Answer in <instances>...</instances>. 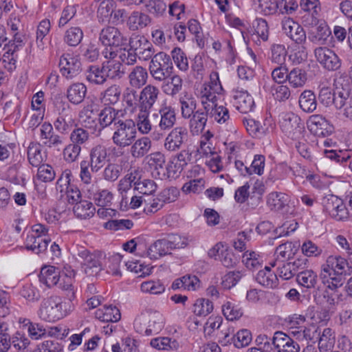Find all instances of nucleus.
<instances>
[{
	"label": "nucleus",
	"instance_id": "obj_34",
	"mask_svg": "<svg viewBox=\"0 0 352 352\" xmlns=\"http://www.w3.org/2000/svg\"><path fill=\"white\" fill-rule=\"evenodd\" d=\"M170 251L171 249L169 247L168 239H162L153 243L148 248L146 254L151 259H157L162 256L169 254Z\"/></svg>",
	"mask_w": 352,
	"mask_h": 352
},
{
	"label": "nucleus",
	"instance_id": "obj_18",
	"mask_svg": "<svg viewBox=\"0 0 352 352\" xmlns=\"http://www.w3.org/2000/svg\"><path fill=\"white\" fill-rule=\"evenodd\" d=\"M160 94L159 89L152 85H148L140 91L138 109L150 111L157 102Z\"/></svg>",
	"mask_w": 352,
	"mask_h": 352
},
{
	"label": "nucleus",
	"instance_id": "obj_15",
	"mask_svg": "<svg viewBox=\"0 0 352 352\" xmlns=\"http://www.w3.org/2000/svg\"><path fill=\"white\" fill-rule=\"evenodd\" d=\"M40 140L43 144L49 148H56L58 150L63 145L64 138L56 134L50 122H44L40 128Z\"/></svg>",
	"mask_w": 352,
	"mask_h": 352
},
{
	"label": "nucleus",
	"instance_id": "obj_47",
	"mask_svg": "<svg viewBox=\"0 0 352 352\" xmlns=\"http://www.w3.org/2000/svg\"><path fill=\"white\" fill-rule=\"evenodd\" d=\"M263 258L257 252L254 251H246L243 253L242 262L249 270H256L261 267Z\"/></svg>",
	"mask_w": 352,
	"mask_h": 352
},
{
	"label": "nucleus",
	"instance_id": "obj_26",
	"mask_svg": "<svg viewBox=\"0 0 352 352\" xmlns=\"http://www.w3.org/2000/svg\"><path fill=\"white\" fill-rule=\"evenodd\" d=\"M289 202V196L283 192H272L267 197L268 207L274 211H285Z\"/></svg>",
	"mask_w": 352,
	"mask_h": 352
},
{
	"label": "nucleus",
	"instance_id": "obj_6",
	"mask_svg": "<svg viewBox=\"0 0 352 352\" xmlns=\"http://www.w3.org/2000/svg\"><path fill=\"white\" fill-rule=\"evenodd\" d=\"M279 123L282 131L292 139L298 138L305 129L300 118L292 112L280 113Z\"/></svg>",
	"mask_w": 352,
	"mask_h": 352
},
{
	"label": "nucleus",
	"instance_id": "obj_51",
	"mask_svg": "<svg viewBox=\"0 0 352 352\" xmlns=\"http://www.w3.org/2000/svg\"><path fill=\"white\" fill-rule=\"evenodd\" d=\"M206 112L210 118L219 124H224L230 119L229 111L223 105L217 104Z\"/></svg>",
	"mask_w": 352,
	"mask_h": 352
},
{
	"label": "nucleus",
	"instance_id": "obj_5",
	"mask_svg": "<svg viewBox=\"0 0 352 352\" xmlns=\"http://www.w3.org/2000/svg\"><path fill=\"white\" fill-rule=\"evenodd\" d=\"M78 256L82 260L81 263L84 265L85 272L88 275L92 276L104 270V261H106L104 252L97 251L91 253L82 248L78 251Z\"/></svg>",
	"mask_w": 352,
	"mask_h": 352
},
{
	"label": "nucleus",
	"instance_id": "obj_43",
	"mask_svg": "<svg viewBox=\"0 0 352 352\" xmlns=\"http://www.w3.org/2000/svg\"><path fill=\"white\" fill-rule=\"evenodd\" d=\"M150 111L138 109L134 121L136 129L142 135L148 134L152 130V124L149 120Z\"/></svg>",
	"mask_w": 352,
	"mask_h": 352
},
{
	"label": "nucleus",
	"instance_id": "obj_28",
	"mask_svg": "<svg viewBox=\"0 0 352 352\" xmlns=\"http://www.w3.org/2000/svg\"><path fill=\"white\" fill-rule=\"evenodd\" d=\"M256 280L261 285L270 289H274L278 285L277 274L272 272L270 266H265L260 270L256 276Z\"/></svg>",
	"mask_w": 352,
	"mask_h": 352
},
{
	"label": "nucleus",
	"instance_id": "obj_20",
	"mask_svg": "<svg viewBox=\"0 0 352 352\" xmlns=\"http://www.w3.org/2000/svg\"><path fill=\"white\" fill-rule=\"evenodd\" d=\"M254 8L259 12L263 13L265 15L271 14L276 11L277 8H283L288 11L289 10H294V6H297L294 3L292 6H287V0H278L277 2L273 0H252Z\"/></svg>",
	"mask_w": 352,
	"mask_h": 352
},
{
	"label": "nucleus",
	"instance_id": "obj_23",
	"mask_svg": "<svg viewBox=\"0 0 352 352\" xmlns=\"http://www.w3.org/2000/svg\"><path fill=\"white\" fill-rule=\"evenodd\" d=\"M181 115L184 119H189L195 113L197 100L191 93L184 91L179 96Z\"/></svg>",
	"mask_w": 352,
	"mask_h": 352
},
{
	"label": "nucleus",
	"instance_id": "obj_9",
	"mask_svg": "<svg viewBox=\"0 0 352 352\" xmlns=\"http://www.w3.org/2000/svg\"><path fill=\"white\" fill-rule=\"evenodd\" d=\"M314 56L321 66L329 71H336L341 66L338 55L327 47H318L314 50Z\"/></svg>",
	"mask_w": 352,
	"mask_h": 352
},
{
	"label": "nucleus",
	"instance_id": "obj_12",
	"mask_svg": "<svg viewBox=\"0 0 352 352\" xmlns=\"http://www.w3.org/2000/svg\"><path fill=\"white\" fill-rule=\"evenodd\" d=\"M102 54L105 58L109 59L103 62L101 66L107 78H120L123 72L121 71V63L115 60L117 56L116 52L113 49H104Z\"/></svg>",
	"mask_w": 352,
	"mask_h": 352
},
{
	"label": "nucleus",
	"instance_id": "obj_56",
	"mask_svg": "<svg viewBox=\"0 0 352 352\" xmlns=\"http://www.w3.org/2000/svg\"><path fill=\"white\" fill-rule=\"evenodd\" d=\"M252 340V333L248 329H241L232 337V344L236 348H243L250 344Z\"/></svg>",
	"mask_w": 352,
	"mask_h": 352
},
{
	"label": "nucleus",
	"instance_id": "obj_31",
	"mask_svg": "<svg viewBox=\"0 0 352 352\" xmlns=\"http://www.w3.org/2000/svg\"><path fill=\"white\" fill-rule=\"evenodd\" d=\"M85 75L86 80L94 85H102L107 80L102 67L96 65L89 66Z\"/></svg>",
	"mask_w": 352,
	"mask_h": 352
},
{
	"label": "nucleus",
	"instance_id": "obj_24",
	"mask_svg": "<svg viewBox=\"0 0 352 352\" xmlns=\"http://www.w3.org/2000/svg\"><path fill=\"white\" fill-rule=\"evenodd\" d=\"M152 142L148 137L143 136L132 143L130 147V154L135 159L145 156L151 150Z\"/></svg>",
	"mask_w": 352,
	"mask_h": 352
},
{
	"label": "nucleus",
	"instance_id": "obj_22",
	"mask_svg": "<svg viewBox=\"0 0 352 352\" xmlns=\"http://www.w3.org/2000/svg\"><path fill=\"white\" fill-rule=\"evenodd\" d=\"M233 104L242 113L250 112L254 107L252 97L245 91H235L233 95Z\"/></svg>",
	"mask_w": 352,
	"mask_h": 352
},
{
	"label": "nucleus",
	"instance_id": "obj_27",
	"mask_svg": "<svg viewBox=\"0 0 352 352\" xmlns=\"http://www.w3.org/2000/svg\"><path fill=\"white\" fill-rule=\"evenodd\" d=\"M118 113L113 107H108L101 110L100 113H98V127L100 129V135L102 131L107 127L113 125L115 126V123L120 119L116 118Z\"/></svg>",
	"mask_w": 352,
	"mask_h": 352
},
{
	"label": "nucleus",
	"instance_id": "obj_35",
	"mask_svg": "<svg viewBox=\"0 0 352 352\" xmlns=\"http://www.w3.org/2000/svg\"><path fill=\"white\" fill-rule=\"evenodd\" d=\"M50 241V237L42 238L37 236L28 235L25 239V246L28 250H31L36 254H39L47 250Z\"/></svg>",
	"mask_w": 352,
	"mask_h": 352
},
{
	"label": "nucleus",
	"instance_id": "obj_7",
	"mask_svg": "<svg viewBox=\"0 0 352 352\" xmlns=\"http://www.w3.org/2000/svg\"><path fill=\"white\" fill-rule=\"evenodd\" d=\"M59 67L61 75L67 80H72L82 72V63L77 55L66 53L59 59Z\"/></svg>",
	"mask_w": 352,
	"mask_h": 352
},
{
	"label": "nucleus",
	"instance_id": "obj_55",
	"mask_svg": "<svg viewBox=\"0 0 352 352\" xmlns=\"http://www.w3.org/2000/svg\"><path fill=\"white\" fill-rule=\"evenodd\" d=\"M150 344L152 347L158 350L174 349L178 346L176 340H171L168 337L153 338L151 340Z\"/></svg>",
	"mask_w": 352,
	"mask_h": 352
},
{
	"label": "nucleus",
	"instance_id": "obj_64",
	"mask_svg": "<svg viewBox=\"0 0 352 352\" xmlns=\"http://www.w3.org/2000/svg\"><path fill=\"white\" fill-rule=\"evenodd\" d=\"M62 345L56 340H45L37 345L34 352H61Z\"/></svg>",
	"mask_w": 352,
	"mask_h": 352
},
{
	"label": "nucleus",
	"instance_id": "obj_62",
	"mask_svg": "<svg viewBox=\"0 0 352 352\" xmlns=\"http://www.w3.org/2000/svg\"><path fill=\"white\" fill-rule=\"evenodd\" d=\"M122 258L119 254H113L109 256L104 264V268L107 269V272L113 276H121L120 270V265Z\"/></svg>",
	"mask_w": 352,
	"mask_h": 352
},
{
	"label": "nucleus",
	"instance_id": "obj_14",
	"mask_svg": "<svg viewBox=\"0 0 352 352\" xmlns=\"http://www.w3.org/2000/svg\"><path fill=\"white\" fill-rule=\"evenodd\" d=\"M272 344L276 352H300V350L299 344L282 331L274 333Z\"/></svg>",
	"mask_w": 352,
	"mask_h": 352
},
{
	"label": "nucleus",
	"instance_id": "obj_17",
	"mask_svg": "<svg viewBox=\"0 0 352 352\" xmlns=\"http://www.w3.org/2000/svg\"><path fill=\"white\" fill-rule=\"evenodd\" d=\"M282 28L284 33L296 44H305L307 42L306 33L304 29L290 18L282 21Z\"/></svg>",
	"mask_w": 352,
	"mask_h": 352
},
{
	"label": "nucleus",
	"instance_id": "obj_36",
	"mask_svg": "<svg viewBox=\"0 0 352 352\" xmlns=\"http://www.w3.org/2000/svg\"><path fill=\"white\" fill-rule=\"evenodd\" d=\"M346 90L338 91L337 93H332L331 89L328 87H323L320 89L318 100L325 107H329L332 104L336 108L337 100L342 98Z\"/></svg>",
	"mask_w": 352,
	"mask_h": 352
},
{
	"label": "nucleus",
	"instance_id": "obj_3",
	"mask_svg": "<svg viewBox=\"0 0 352 352\" xmlns=\"http://www.w3.org/2000/svg\"><path fill=\"white\" fill-rule=\"evenodd\" d=\"M148 70L157 81L167 80L173 73V63L169 55L164 52L155 54L150 59Z\"/></svg>",
	"mask_w": 352,
	"mask_h": 352
},
{
	"label": "nucleus",
	"instance_id": "obj_1",
	"mask_svg": "<svg viewBox=\"0 0 352 352\" xmlns=\"http://www.w3.org/2000/svg\"><path fill=\"white\" fill-rule=\"evenodd\" d=\"M350 267L347 260L340 256H329L321 266L320 277L322 283L331 290L341 287L344 276L349 274Z\"/></svg>",
	"mask_w": 352,
	"mask_h": 352
},
{
	"label": "nucleus",
	"instance_id": "obj_40",
	"mask_svg": "<svg viewBox=\"0 0 352 352\" xmlns=\"http://www.w3.org/2000/svg\"><path fill=\"white\" fill-rule=\"evenodd\" d=\"M307 80V72L301 68L295 67L287 74V81L292 88L304 87Z\"/></svg>",
	"mask_w": 352,
	"mask_h": 352
},
{
	"label": "nucleus",
	"instance_id": "obj_11",
	"mask_svg": "<svg viewBox=\"0 0 352 352\" xmlns=\"http://www.w3.org/2000/svg\"><path fill=\"white\" fill-rule=\"evenodd\" d=\"M99 41L107 47L105 49L115 50L126 43L127 40L117 28L107 26L101 30Z\"/></svg>",
	"mask_w": 352,
	"mask_h": 352
},
{
	"label": "nucleus",
	"instance_id": "obj_59",
	"mask_svg": "<svg viewBox=\"0 0 352 352\" xmlns=\"http://www.w3.org/2000/svg\"><path fill=\"white\" fill-rule=\"evenodd\" d=\"M331 34V32L329 26L326 23L321 22L317 25L315 34L312 36L311 40L313 42H318L320 44H324Z\"/></svg>",
	"mask_w": 352,
	"mask_h": 352
},
{
	"label": "nucleus",
	"instance_id": "obj_25",
	"mask_svg": "<svg viewBox=\"0 0 352 352\" xmlns=\"http://www.w3.org/2000/svg\"><path fill=\"white\" fill-rule=\"evenodd\" d=\"M328 125L327 121L320 115H312L307 121L308 129L317 136L327 135L329 134Z\"/></svg>",
	"mask_w": 352,
	"mask_h": 352
},
{
	"label": "nucleus",
	"instance_id": "obj_44",
	"mask_svg": "<svg viewBox=\"0 0 352 352\" xmlns=\"http://www.w3.org/2000/svg\"><path fill=\"white\" fill-rule=\"evenodd\" d=\"M74 212L75 215L80 219H88L94 216L95 212V207L90 201L80 200L75 203L74 207Z\"/></svg>",
	"mask_w": 352,
	"mask_h": 352
},
{
	"label": "nucleus",
	"instance_id": "obj_33",
	"mask_svg": "<svg viewBox=\"0 0 352 352\" xmlns=\"http://www.w3.org/2000/svg\"><path fill=\"white\" fill-rule=\"evenodd\" d=\"M60 272L54 266H46L41 268L39 280L48 287L58 285Z\"/></svg>",
	"mask_w": 352,
	"mask_h": 352
},
{
	"label": "nucleus",
	"instance_id": "obj_61",
	"mask_svg": "<svg viewBox=\"0 0 352 352\" xmlns=\"http://www.w3.org/2000/svg\"><path fill=\"white\" fill-rule=\"evenodd\" d=\"M204 187L205 180L203 178H199L186 182L183 185L182 190L185 194L199 193L204 190Z\"/></svg>",
	"mask_w": 352,
	"mask_h": 352
},
{
	"label": "nucleus",
	"instance_id": "obj_37",
	"mask_svg": "<svg viewBox=\"0 0 352 352\" xmlns=\"http://www.w3.org/2000/svg\"><path fill=\"white\" fill-rule=\"evenodd\" d=\"M150 23L151 19L147 14L134 11L128 19L127 26L131 30L135 31L145 28Z\"/></svg>",
	"mask_w": 352,
	"mask_h": 352
},
{
	"label": "nucleus",
	"instance_id": "obj_2",
	"mask_svg": "<svg viewBox=\"0 0 352 352\" xmlns=\"http://www.w3.org/2000/svg\"><path fill=\"white\" fill-rule=\"evenodd\" d=\"M113 130L112 142L120 148L131 146L136 138L137 129L133 120H118Z\"/></svg>",
	"mask_w": 352,
	"mask_h": 352
},
{
	"label": "nucleus",
	"instance_id": "obj_57",
	"mask_svg": "<svg viewBox=\"0 0 352 352\" xmlns=\"http://www.w3.org/2000/svg\"><path fill=\"white\" fill-rule=\"evenodd\" d=\"M171 55L175 64L179 70L186 72L188 69V58L180 48H174L171 52Z\"/></svg>",
	"mask_w": 352,
	"mask_h": 352
},
{
	"label": "nucleus",
	"instance_id": "obj_30",
	"mask_svg": "<svg viewBox=\"0 0 352 352\" xmlns=\"http://www.w3.org/2000/svg\"><path fill=\"white\" fill-rule=\"evenodd\" d=\"M208 116L206 111L199 109L189 118V127L193 135H198L204 131L206 125Z\"/></svg>",
	"mask_w": 352,
	"mask_h": 352
},
{
	"label": "nucleus",
	"instance_id": "obj_48",
	"mask_svg": "<svg viewBox=\"0 0 352 352\" xmlns=\"http://www.w3.org/2000/svg\"><path fill=\"white\" fill-rule=\"evenodd\" d=\"M75 120L74 113L57 117L54 122V125L56 131L63 134L67 133L74 125Z\"/></svg>",
	"mask_w": 352,
	"mask_h": 352
},
{
	"label": "nucleus",
	"instance_id": "obj_29",
	"mask_svg": "<svg viewBox=\"0 0 352 352\" xmlns=\"http://www.w3.org/2000/svg\"><path fill=\"white\" fill-rule=\"evenodd\" d=\"M87 94V87L82 82L72 84L67 90V98L74 104H80Z\"/></svg>",
	"mask_w": 352,
	"mask_h": 352
},
{
	"label": "nucleus",
	"instance_id": "obj_58",
	"mask_svg": "<svg viewBox=\"0 0 352 352\" xmlns=\"http://www.w3.org/2000/svg\"><path fill=\"white\" fill-rule=\"evenodd\" d=\"M113 7L114 3L112 0L102 1L97 10V16L99 20L102 22L107 21L108 18L113 14Z\"/></svg>",
	"mask_w": 352,
	"mask_h": 352
},
{
	"label": "nucleus",
	"instance_id": "obj_21",
	"mask_svg": "<svg viewBox=\"0 0 352 352\" xmlns=\"http://www.w3.org/2000/svg\"><path fill=\"white\" fill-rule=\"evenodd\" d=\"M160 120L158 126L161 131H168L174 126L176 123V112L174 107L166 104H163L159 109Z\"/></svg>",
	"mask_w": 352,
	"mask_h": 352
},
{
	"label": "nucleus",
	"instance_id": "obj_49",
	"mask_svg": "<svg viewBox=\"0 0 352 352\" xmlns=\"http://www.w3.org/2000/svg\"><path fill=\"white\" fill-rule=\"evenodd\" d=\"M67 309H39L40 318L48 322H55L68 315Z\"/></svg>",
	"mask_w": 352,
	"mask_h": 352
},
{
	"label": "nucleus",
	"instance_id": "obj_13",
	"mask_svg": "<svg viewBox=\"0 0 352 352\" xmlns=\"http://www.w3.org/2000/svg\"><path fill=\"white\" fill-rule=\"evenodd\" d=\"M309 261L306 258H299L292 262L283 263L277 267L276 273L283 280H289L293 278L298 272L304 268H308Z\"/></svg>",
	"mask_w": 352,
	"mask_h": 352
},
{
	"label": "nucleus",
	"instance_id": "obj_19",
	"mask_svg": "<svg viewBox=\"0 0 352 352\" xmlns=\"http://www.w3.org/2000/svg\"><path fill=\"white\" fill-rule=\"evenodd\" d=\"M79 121L81 125L91 130L96 136H100V129L98 127V113L94 111L92 107H84L79 113Z\"/></svg>",
	"mask_w": 352,
	"mask_h": 352
},
{
	"label": "nucleus",
	"instance_id": "obj_63",
	"mask_svg": "<svg viewBox=\"0 0 352 352\" xmlns=\"http://www.w3.org/2000/svg\"><path fill=\"white\" fill-rule=\"evenodd\" d=\"M116 52L117 56H118L120 61L123 63L131 65L136 63L137 54L130 47V49L120 48L118 50H114Z\"/></svg>",
	"mask_w": 352,
	"mask_h": 352
},
{
	"label": "nucleus",
	"instance_id": "obj_50",
	"mask_svg": "<svg viewBox=\"0 0 352 352\" xmlns=\"http://www.w3.org/2000/svg\"><path fill=\"white\" fill-rule=\"evenodd\" d=\"M121 89L117 85H113L101 93V100L104 104H114L117 103L120 97Z\"/></svg>",
	"mask_w": 352,
	"mask_h": 352
},
{
	"label": "nucleus",
	"instance_id": "obj_16",
	"mask_svg": "<svg viewBox=\"0 0 352 352\" xmlns=\"http://www.w3.org/2000/svg\"><path fill=\"white\" fill-rule=\"evenodd\" d=\"M108 161L107 147L101 144L94 145L89 151V162L91 172L99 171Z\"/></svg>",
	"mask_w": 352,
	"mask_h": 352
},
{
	"label": "nucleus",
	"instance_id": "obj_53",
	"mask_svg": "<svg viewBox=\"0 0 352 352\" xmlns=\"http://www.w3.org/2000/svg\"><path fill=\"white\" fill-rule=\"evenodd\" d=\"M95 317L104 322H116L120 320V309H97Z\"/></svg>",
	"mask_w": 352,
	"mask_h": 352
},
{
	"label": "nucleus",
	"instance_id": "obj_38",
	"mask_svg": "<svg viewBox=\"0 0 352 352\" xmlns=\"http://www.w3.org/2000/svg\"><path fill=\"white\" fill-rule=\"evenodd\" d=\"M164 82L162 89L164 93L168 96H174L182 89L183 80L179 75L170 76Z\"/></svg>",
	"mask_w": 352,
	"mask_h": 352
},
{
	"label": "nucleus",
	"instance_id": "obj_46",
	"mask_svg": "<svg viewBox=\"0 0 352 352\" xmlns=\"http://www.w3.org/2000/svg\"><path fill=\"white\" fill-rule=\"evenodd\" d=\"M336 109L342 110V116L346 119L352 121V98L349 91H345L343 96L337 100Z\"/></svg>",
	"mask_w": 352,
	"mask_h": 352
},
{
	"label": "nucleus",
	"instance_id": "obj_60",
	"mask_svg": "<svg viewBox=\"0 0 352 352\" xmlns=\"http://www.w3.org/2000/svg\"><path fill=\"white\" fill-rule=\"evenodd\" d=\"M126 266L129 271L138 274L140 277H145L150 275L153 268V267L145 265L138 261H128L126 263Z\"/></svg>",
	"mask_w": 352,
	"mask_h": 352
},
{
	"label": "nucleus",
	"instance_id": "obj_41",
	"mask_svg": "<svg viewBox=\"0 0 352 352\" xmlns=\"http://www.w3.org/2000/svg\"><path fill=\"white\" fill-rule=\"evenodd\" d=\"M213 135L207 131L201 138L199 141V146L197 147V152L201 158L204 160L212 156L213 153H216L214 147H212L211 142H210V138Z\"/></svg>",
	"mask_w": 352,
	"mask_h": 352
},
{
	"label": "nucleus",
	"instance_id": "obj_10",
	"mask_svg": "<svg viewBox=\"0 0 352 352\" xmlns=\"http://www.w3.org/2000/svg\"><path fill=\"white\" fill-rule=\"evenodd\" d=\"M188 138L187 129L183 126H176L166 135L164 143V148L170 152L177 151L187 142Z\"/></svg>",
	"mask_w": 352,
	"mask_h": 352
},
{
	"label": "nucleus",
	"instance_id": "obj_45",
	"mask_svg": "<svg viewBox=\"0 0 352 352\" xmlns=\"http://www.w3.org/2000/svg\"><path fill=\"white\" fill-rule=\"evenodd\" d=\"M89 197L93 199L95 204L100 207H108L111 204L113 199V194L108 190L104 189L99 192H94L90 189H88Z\"/></svg>",
	"mask_w": 352,
	"mask_h": 352
},
{
	"label": "nucleus",
	"instance_id": "obj_52",
	"mask_svg": "<svg viewBox=\"0 0 352 352\" xmlns=\"http://www.w3.org/2000/svg\"><path fill=\"white\" fill-rule=\"evenodd\" d=\"M28 158L30 164L35 167H39L44 162L40 145L30 143L28 148Z\"/></svg>",
	"mask_w": 352,
	"mask_h": 352
},
{
	"label": "nucleus",
	"instance_id": "obj_42",
	"mask_svg": "<svg viewBox=\"0 0 352 352\" xmlns=\"http://www.w3.org/2000/svg\"><path fill=\"white\" fill-rule=\"evenodd\" d=\"M317 278V274L314 270L304 268L298 272L296 280L300 285L311 289L315 287Z\"/></svg>",
	"mask_w": 352,
	"mask_h": 352
},
{
	"label": "nucleus",
	"instance_id": "obj_39",
	"mask_svg": "<svg viewBox=\"0 0 352 352\" xmlns=\"http://www.w3.org/2000/svg\"><path fill=\"white\" fill-rule=\"evenodd\" d=\"M298 103L300 109L306 113H312L317 107L316 96L311 90H305L301 93Z\"/></svg>",
	"mask_w": 352,
	"mask_h": 352
},
{
	"label": "nucleus",
	"instance_id": "obj_32",
	"mask_svg": "<svg viewBox=\"0 0 352 352\" xmlns=\"http://www.w3.org/2000/svg\"><path fill=\"white\" fill-rule=\"evenodd\" d=\"M129 85L135 89H140L147 81L148 73L146 68L142 66H135L129 74Z\"/></svg>",
	"mask_w": 352,
	"mask_h": 352
},
{
	"label": "nucleus",
	"instance_id": "obj_54",
	"mask_svg": "<svg viewBox=\"0 0 352 352\" xmlns=\"http://www.w3.org/2000/svg\"><path fill=\"white\" fill-rule=\"evenodd\" d=\"M83 38V32L78 27H72L65 32V42L70 46H77Z\"/></svg>",
	"mask_w": 352,
	"mask_h": 352
},
{
	"label": "nucleus",
	"instance_id": "obj_4",
	"mask_svg": "<svg viewBox=\"0 0 352 352\" xmlns=\"http://www.w3.org/2000/svg\"><path fill=\"white\" fill-rule=\"evenodd\" d=\"M323 211L336 221H343L349 217V212L342 199L332 194L324 195L321 201Z\"/></svg>",
	"mask_w": 352,
	"mask_h": 352
},
{
	"label": "nucleus",
	"instance_id": "obj_8",
	"mask_svg": "<svg viewBox=\"0 0 352 352\" xmlns=\"http://www.w3.org/2000/svg\"><path fill=\"white\" fill-rule=\"evenodd\" d=\"M129 45L140 60H149L155 54L152 43L143 35H133L129 40Z\"/></svg>",
	"mask_w": 352,
	"mask_h": 352
}]
</instances>
